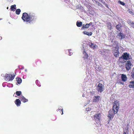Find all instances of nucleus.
<instances>
[{
	"mask_svg": "<svg viewBox=\"0 0 134 134\" xmlns=\"http://www.w3.org/2000/svg\"><path fill=\"white\" fill-rule=\"evenodd\" d=\"M101 117V114L100 113H97L94 116V118L96 122L100 121Z\"/></svg>",
	"mask_w": 134,
	"mask_h": 134,
	"instance_id": "obj_4",
	"label": "nucleus"
},
{
	"mask_svg": "<svg viewBox=\"0 0 134 134\" xmlns=\"http://www.w3.org/2000/svg\"><path fill=\"white\" fill-rule=\"evenodd\" d=\"M114 54L116 57H118L119 56V52L118 50H115L114 51Z\"/></svg>",
	"mask_w": 134,
	"mask_h": 134,
	"instance_id": "obj_16",
	"label": "nucleus"
},
{
	"mask_svg": "<svg viewBox=\"0 0 134 134\" xmlns=\"http://www.w3.org/2000/svg\"><path fill=\"white\" fill-rule=\"evenodd\" d=\"M121 78L122 81H125L126 80L127 77L126 75L122 74L121 75Z\"/></svg>",
	"mask_w": 134,
	"mask_h": 134,
	"instance_id": "obj_18",
	"label": "nucleus"
},
{
	"mask_svg": "<svg viewBox=\"0 0 134 134\" xmlns=\"http://www.w3.org/2000/svg\"><path fill=\"white\" fill-rule=\"evenodd\" d=\"M114 114H110V116H109V119H113L114 117Z\"/></svg>",
	"mask_w": 134,
	"mask_h": 134,
	"instance_id": "obj_30",
	"label": "nucleus"
},
{
	"mask_svg": "<svg viewBox=\"0 0 134 134\" xmlns=\"http://www.w3.org/2000/svg\"><path fill=\"white\" fill-rule=\"evenodd\" d=\"M119 3H120L122 5H124L125 4V3H124L122 2H121L120 1H119Z\"/></svg>",
	"mask_w": 134,
	"mask_h": 134,
	"instance_id": "obj_33",
	"label": "nucleus"
},
{
	"mask_svg": "<svg viewBox=\"0 0 134 134\" xmlns=\"http://www.w3.org/2000/svg\"><path fill=\"white\" fill-rule=\"evenodd\" d=\"M83 33L84 34L86 35L89 36H91L92 34V32H88L86 31H84L83 32Z\"/></svg>",
	"mask_w": 134,
	"mask_h": 134,
	"instance_id": "obj_21",
	"label": "nucleus"
},
{
	"mask_svg": "<svg viewBox=\"0 0 134 134\" xmlns=\"http://www.w3.org/2000/svg\"><path fill=\"white\" fill-rule=\"evenodd\" d=\"M108 50H104L103 51L101 52V55L103 56H107L108 54Z\"/></svg>",
	"mask_w": 134,
	"mask_h": 134,
	"instance_id": "obj_10",
	"label": "nucleus"
},
{
	"mask_svg": "<svg viewBox=\"0 0 134 134\" xmlns=\"http://www.w3.org/2000/svg\"><path fill=\"white\" fill-rule=\"evenodd\" d=\"M132 66V65L131 64L130 61H128L126 62L125 66L127 70H130Z\"/></svg>",
	"mask_w": 134,
	"mask_h": 134,
	"instance_id": "obj_6",
	"label": "nucleus"
},
{
	"mask_svg": "<svg viewBox=\"0 0 134 134\" xmlns=\"http://www.w3.org/2000/svg\"><path fill=\"white\" fill-rule=\"evenodd\" d=\"M63 108L61 109H58L57 110V111H60V113H61V112L62 111V113L61 114L62 115L63 114Z\"/></svg>",
	"mask_w": 134,
	"mask_h": 134,
	"instance_id": "obj_29",
	"label": "nucleus"
},
{
	"mask_svg": "<svg viewBox=\"0 0 134 134\" xmlns=\"http://www.w3.org/2000/svg\"><path fill=\"white\" fill-rule=\"evenodd\" d=\"M103 85L100 83H99L97 86L96 90L98 92H101L104 90Z\"/></svg>",
	"mask_w": 134,
	"mask_h": 134,
	"instance_id": "obj_5",
	"label": "nucleus"
},
{
	"mask_svg": "<svg viewBox=\"0 0 134 134\" xmlns=\"http://www.w3.org/2000/svg\"><path fill=\"white\" fill-rule=\"evenodd\" d=\"M2 39V37L1 36H0V40H1Z\"/></svg>",
	"mask_w": 134,
	"mask_h": 134,
	"instance_id": "obj_39",
	"label": "nucleus"
},
{
	"mask_svg": "<svg viewBox=\"0 0 134 134\" xmlns=\"http://www.w3.org/2000/svg\"><path fill=\"white\" fill-rule=\"evenodd\" d=\"M90 109H91L89 108H86V110H90Z\"/></svg>",
	"mask_w": 134,
	"mask_h": 134,
	"instance_id": "obj_38",
	"label": "nucleus"
},
{
	"mask_svg": "<svg viewBox=\"0 0 134 134\" xmlns=\"http://www.w3.org/2000/svg\"><path fill=\"white\" fill-rule=\"evenodd\" d=\"M71 49L69 50V55H71L72 54V53L71 52Z\"/></svg>",
	"mask_w": 134,
	"mask_h": 134,
	"instance_id": "obj_31",
	"label": "nucleus"
},
{
	"mask_svg": "<svg viewBox=\"0 0 134 134\" xmlns=\"http://www.w3.org/2000/svg\"><path fill=\"white\" fill-rule=\"evenodd\" d=\"M21 18L24 21L27 22L29 23L35 22L37 19L35 14L30 13L28 14L26 13H23Z\"/></svg>",
	"mask_w": 134,
	"mask_h": 134,
	"instance_id": "obj_1",
	"label": "nucleus"
},
{
	"mask_svg": "<svg viewBox=\"0 0 134 134\" xmlns=\"http://www.w3.org/2000/svg\"><path fill=\"white\" fill-rule=\"evenodd\" d=\"M83 53L84 54L83 58L84 59H87L88 57V55L86 52L85 50L83 51Z\"/></svg>",
	"mask_w": 134,
	"mask_h": 134,
	"instance_id": "obj_17",
	"label": "nucleus"
},
{
	"mask_svg": "<svg viewBox=\"0 0 134 134\" xmlns=\"http://www.w3.org/2000/svg\"><path fill=\"white\" fill-rule=\"evenodd\" d=\"M16 5L15 4H14L13 5H12L10 7V8L11 10L12 11H14L16 9L15 7Z\"/></svg>",
	"mask_w": 134,
	"mask_h": 134,
	"instance_id": "obj_24",
	"label": "nucleus"
},
{
	"mask_svg": "<svg viewBox=\"0 0 134 134\" xmlns=\"http://www.w3.org/2000/svg\"><path fill=\"white\" fill-rule=\"evenodd\" d=\"M131 76L133 78H134V72H132V73Z\"/></svg>",
	"mask_w": 134,
	"mask_h": 134,
	"instance_id": "obj_35",
	"label": "nucleus"
},
{
	"mask_svg": "<svg viewBox=\"0 0 134 134\" xmlns=\"http://www.w3.org/2000/svg\"><path fill=\"white\" fill-rule=\"evenodd\" d=\"M128 23L131 26V24H132L133 23V22H131L130 20L128 21Z\"/></svg>",
	"mask_w": 134,
	"mask_h": 134,
	"instance_id": "obj_32",
	"label": "nucleus"
},
{
	"mask_svg": "<svg viewBox=\"0 0 134 134\" xmlns=\"http://www.w3.org/2000/svg\"><path fill=\"white\" fill-rule=\"evenodd\" d=\"M125 36L123 33L120 32L118 34L117 37L120 39H123L125 38Z\"/></svg>",
	"mask_w": 134,
	"mask_h": 134,
	"instance_id": "obj_7",
	"label": "nucleus"
},
{
	"mask_svg": "<svg viewBox=\"0 0 134 134\" xmlns=\"http://www.w3.org/2000/svg\"><path fill=\"white\" fill-rule=\"evenodd\" d=\"M120 83H121V84H123V83H122V82H120Z\"/></svg>",
	"mask_w": 134,
	"mask_h": 134,
	"instance_id": "obj_41",
	"label": "nucleus"
},
{
	"mask_svg": "<svg viewBox=\"0 0 134 134\" xmlns=\"http://www.w3.org/2000/svg\"><path fill=\"white\" fill-rule=\"evenodd\" d=\"M100 99V97L99 96H94L93 99V101L94 102H98Z\"/></svg>",
	"mask_w": 134,
	"mask_h": 134,
	"instance_id": "obj_11",
	"label": "nucleus"
},
{
	"mask_svg": "<svg viewBox=\"0 0 134 134\" xmlns=\"http://www.w3.org/2000/svg\"><path fill=\"white\" fill-rule=\"evenodd\" d=\"M16 81H17V83L18 84H20L21 83L22 80L20 78L17 77L16 78Z\"/></svg>",
	"mask_w": 134,
	"mask_h": 134,
	"instance_id": "obj_19",
	"label": "nucleus"
},
{
	"mask_svg": "<svg viewBox=\"0 0 134 134\" xmlns=\"http://www.w3.org/2000/svg\"><path fill=\"white\" fill-rule=\"evenodd\" d=\"M7 9H8V7L7 8Z\"/></svg>",
	"mask_w": 134,
	"mask_h": 134,
	"instance_id": "obj_44",
	"label": "nucleus"
},
{
	"mask_svg": "<svg viewBox=\"0 0 134 134\" xmlns=\"http://www.w3.org/2000/svg\"><path fill=\"white\" fill-rule=\"evenodd\" d=\"M120 27L121 26L119 25H117L116 26V28L117 29H118V30H119V31H120L121 29Z\"/></svg>",
	"mask_w": 134,
	"mask_h": 134,
	"instance_id": "obj_26",
	"label": "nucleus"
},
{
	"mask_svg": "<svg viewBox=\"0 0 134 134\" xmlns=\"http://www.w3.org/2000/svg\"><path fill=\"white\" fill-rule=\"evenodd\" d=\"M111 35L112 36V38H111V42L113 43V44H115V42H117L116 41H115L114 40V37H115L114 36V34L113 32H111Z\"/></svg>",
	"mask_w": 134,
	"mask_h": 134,
	"instance_id": "obj_12",
	"label": "nucleus"
},
{
	"mask_svg": "<svg viewBox=\"0 0 134 134\" xmlns=\"http://www.w3.org/2000/svg\"><path fill=\"white\" fill-rule=\"evenodd\" d=\"M41 62L40 60H38L36 62V64L37 65H40L41 64Z\"/></svg>",
	"mask_w": 134,
	"mask_h": 134,
	"instance_id": "obj_28",
	"label": "nucleus"
},
{
	"mask_svg": "<svg viewBox=\"0 0 134 134\" xmlns=\"http://www.w3.org/2000/svg\"><path fill=\"white\" fill-rule=\"evenodd\" d=\"M21 12V10L19 9H17L15 11V13L17 15H19Z\"/></svg>",
	"mask_w": 134,
	"mask_h": 134,
	"instance_id": "obj_25",
	"label": "nucleus"
},
{
	"mask_svg": "<svg viewBox=\"0 0 134 134\" xmlns=\"http://www.w3.org/2000/svg\"><path fill=\"white\" fill-rule=\"evenodd\" d=\"M108 117H109V115H108Z\"/></svg>",
	"mask_w": 134,
	"mask_h": 134,
	"instance_id": "obj_43",
	"label": "nucleus"
},
{
	"mask_svg": "<svg viewBox=\"0 0 134 134\" xmlns=\"http://www.w3.org/2000/svg\"><path fill=\"white\" fill-rule=\"evenodd\" d=\"M82 23L81 22H79L77 21L76 22V25L78 27H80L82 25Z\"/></svg>",
	"mask_w": 134,
	"mask_h": 134,
	"instance_id": "obj_22",
	"label": "nucleus"
},
{
	"mask_svg": "<svg viewBox=\"0 0 134 134\" xmlns=\"http://www.w3.org/2000/svg\"><path fill=\"white\" fill-rule=\"evenodd\" d=\"M96 2L97 4H98V5H99V2L97 1H96Z\"/></svg>",
	"mask_w": 134,
	"mask_h": 134,
	"instance_id": "obj_37",
	"label": "nucleus"
},
{
	"mask_svg": "<svg viewBox=\"0 0 134 134\" xmlns=\"http://www.w3.org/2000/svg\"><path fill=\"white\" fill-rule=\"evenodd\" d=\"M129 87L130 88L134 87V81L130 82Z\"/></svg>",
	"mask_w": 134,
	"mask_h": 134,
	"instance_id": "obj_20",
	"label": "nucleus"
},
{
	"mask_svg": "<svg viewBox=\"0 0 134 134\" xmlns=\"http://www.w3.org/2000/svg\"><path fill=\"white\" fill-rule=\"evenodd\" d=\"M88 45L90 47L93 49H96L97 47V46L96 45L94 44L92 42H89L88 43Z\"/></svg>",
	"mask_w": 134,
	"mask_h": 134,
	"instance_id": "obj_8",
	"label": "nucleus"
},
{
	"mask_svg": "<svg viewBox=\"0 0 134 134\" xmlns=\"http://www.w3.org/2000/svg\"><path fill=\"white\" fill-rule=\"evenodd\" d=\"M88 27L87 26V24H83L82 25V27L81 28L82 30H83V29H84L85 28L87 29L88 28Z\"/></svg>",
	"mask_w": 134,
	"mask_h": 134,
	"instance_id": "obj_23",
	"label": "nucleus"
},
{
	"mask_svg": "<svg viewBox=\"0 0 134 134\" xmlns=\"http://www.w3.org/2000/svg\"><path fill=\"white\" fill-rule=\"evenodd\" d=\"M93 24V23L92 22H90L89 24H87V26H88V27L92 25Z\"/></svg>",
	"mask_w": 134,
	"mask_h": 134,
	"instance_id": "obj_34",
	"label": "nucleus"
},
{
	"mask_svg": "<svg viewBox=\"0 0 134 134\" xmlns=\"http://www.w3.org/2000/svg\"><path fill=\"white\" fill-rule=\"evenodd\" d=\"M21 93V91H17L16 92V94L18 96H20Z\"/></svg>",
	"mask_w": 134,
	"mask_h": 134,
	"instance_id": "obj_27",
	"label": "nucleus"
},
{
	"mask_svg": "<svg viewBox=\"0 0 134 134\" xmlns=\"http://www.w3.org/2000/svg\"><path fill=\"white\" fill-rule=\"evenodd\" d=\"M131 27H132L133 28H134V23H133L132 24H131Z\"/></svg>",
	"mask_w": 134,
	"mask_h": 134,
	"instance_id": "obj_36",
	"label": "nucleus"
},
{
	"mask_svg": "<svg viewBox=\"0 0 134 134\" xmlns=\"http://www.w3.org/2000/svg\"><path fill=\"white\" fill-rule=\"evenodd\" d=\"M122 58V57H120V58Z\"/></svg>",
	"mask_w": 134,
	"mask_h": 134,
	"instance_id": "obj_42",
	"label": "nucleus"
},
{
	"mask_svg": "<svg viewBox=\"0 0 134 134\" xmlns=\"http://www.w3.org/2000/svg\"><path fill=\"white\" fill-rule=\"evenodd\" d=\"M15 103L17 106H18L20 105L21 102L19 99H16L15 101Z\"/></svg>",
	"mask_w": 134,
	"mask_h": 134,
	"instance_id": "obj_15",
	"label": "nucleus"
},
{
	"mask_svg": "<svg viewBox=\"0 0 134 134\" xmlns=\"http://www.w3.org/2000/svg\"><path fill=\"white\" fill-rule=\"evenodd\" d=\"M15 75H14L6 74L4 76V79L7 81L12 80L14 78Z\"/></svg>",
	"mask_w": 134,
	"mask_h": 134,
	"instance_id": "obj_3",
	"label": "nucleus"
},
{
	"mask_svg": "<svg viewBox=\"0 0 134 134\" xmlns=\"http://www.w3.org/2000/svg\"><path fill=\"white\" fill-rule=\"evenodd\" d=\"M122 56L123 58L125 60H127L130 58L129 54L127 53H124L123 55Z\"/></svg>",
	"mask_w": 134,
	"mask_h": 134,
	"instance_id": "obj_9",
	"label": "nucleus"
},
{
	"mask_svg": "<svg viewBox=\"0 0 134 134\" xmlns=\"http://www.w3.org/2000/svg\"><path fill=\"white\" fill-rule=\"evenodd\" d=\"M20 100L24 103H25L28 102V100L26 99L23 96H21L20 98Z\"/></svg>",
	"mask_w": 134,
	"mask_h": 134,
	"instance_id": "obj_13",
	"label": "nucleus"
},
{
	"mask_svg": "<svg viewBox=\"0 0 134 134\" xmlns=\"http://www.w3.org/2000/svg\"><path fill=\"white\" fill-rule=\"evenodd\" d=\"M112 44H112V45L113 46V47H114L115 50H118L119 48V47L118 46V42H115V44L113 45Z\"/></svg>",
	"mask_w": 134,
	"mask_h": 134,
	"instance_id": "obj_14",
	"label": "nucleus"
},
{
	"mask_svg": "<svg viewBox=\"0 0 134 134\" xmlns=\"http://www.w3.org/2000/svg\"><path fill=\"white\" fill-rule=\"evenodd\" d=\"M119 108V102L118 101H116L114 102L113 107V111L114 114H116L117 113Z\"/></svg>",
	"mask_w": 134,
	"mask_h": 134,
	"instance_id": "obj_2",
	"label": "nucleus"
},
{
	"mask_svg": "<svg viewBox=\"0 0 134 134\" xmlns=\"http://www.w3.org/2000/svg\"><path fill=\"white\" fill-rule=\"evenodd\" d=\"M123 134H126V132H124V133Z\"/></svg>",
	"mask_w": 134,
	"mask_h": 134,
	"instance_id": "obj_40",
	"label": "nucleus"
}]
</instances>
